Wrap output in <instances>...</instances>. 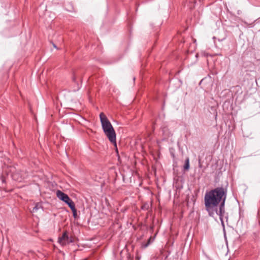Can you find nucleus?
I'll list each match as a JSON object with an SVG mask.
<instances>
[{
	"mask_svg": "<svg viewBox=\"0 0 260 260\" xmlns=\"http://www.w3.org/2000/svg\"><path fill=\"white\" fill-rule=\"evenodd\" d=\"M71 210L73 212L74 218L75 219L77 218L78 216H77V210H76V208L71 209Z\"/></svg>",
	"mask_w": 260,
	"mask_h": 260,
	"instance_id": "obj_7",
	"label": "nucleus"
},
{
	"mask_svg": "<svg viewBox=\"0 0 260 260\" xmlns=\"http://www.w3.org/2000/svg\"><path fill=\"white\" fill-rule=\"evenodd\" d=\"M226 199V190L222 187H217L205 193L204 203L205 209L209 215L213 216L216 213L220 216L223 226L225 243L228 246L225 226L223 221V214L224 213V204Z\"/></svg>",
	"mask_w": 260,
	"mask_h": 260,
	"instance_id": "obj_1",
	"label": "nucleus"
},
{
	"mask_svg": "<svg viewBox=\"0 0 260 260\" xmlns=\"http://www.w3.org/2000/svg\"><path fill=\"white\" fill-rule=\"evenodd\" d=\"M75 241V237L72 235H70L68 232L64 231L62 236L58 239V242L62 246L73 243Z\"/></svg>",
	"mask_w": 260,
	"mask_h": 260,
	"instance_id": "obj_3",
	"label": "nucleus"
},
{
	"mask_svg": "<svg viewBox=\"0 0 260 260\" xmlns=\"http://www.w3.org/2000/svg\"><path fill=\"white\" fill-rule=\"evenodd\" d=\"M53 46H54V48H56V45L55 44H53Z\"/></svg>",
	"mask_w": 260,
	"mask_h": 260,
	"instance_id": "obj_10",
	"label": "nucleus"
},
{
	"mask_svg": "<svg viewBox=\"0 0 260 260\" xmlns=\"http://www.w3.org/2000/svg\"><path fill=\"white\" fill-rule=\"evenodd\" d=\"M41 207V206L39 204H37L35 206V207H34L32 210V212H36Z\"/></svg>",
	"mask_w": 260,
	"mask_h": 260,
	"instance_id": "obj_8",
	"label": "nucleus"
},
{
	"mask_svg": "<svg viewBox=\"0 0 260 260\" xmlns=\"http://www.w3.org/2000/svg\"><path fill=\"white\" fill-rule=\"evenodd\" d=\"M151 238H150L147 242V243H146L145 245H144V247H147L150 244V242H151Z\"/></svg>",
	"mask_w": 260,
	"mask_h": 260,
	"instance_id": "obj_9",
	"label": "nucleus"
},
{
	"mask_svg": "<svg viewBox=\"0 0 260 260\" xmlns=\"http://www.w3.org/2000/svg\"><path fill=\"white\" fill-rule=\"evenodd\" d=\"M56 196L59 199L63 201L66 203L71 199L67 194L60 190H57L56 191Z\"/></svg>",
	"mask_w": 260,
	"mask_h": 260,
	"instance_id": "obj_4",
	"label": "nucleus"
},
{
	"mask_svg": "<svg viewBox=\"0 0 260 260\" xmlns=\"http://www.w3.org/2000/svg\"><path fill=\"white\" fill-rule=\"evenodd\" d=\"M14 179H15V176H13Z\"/></svg>",
	"mask_w": 260,
	"mask_h": 260,
	"instance_id": "obj_12",
	"label": "nucleus"
},
{
	"mask_svg": "<svg viewBox=\"0 0 260 260\" xmlns=\"http://www.w3.org/2000/svg\"><path fill=\"white\" fill-rule=\"evenodd\" d=\"M14 179H15V176H13Z\"/></svg>",
	"mask_w": 260,
	"mask_h": 260,
	"instance_id": "obj_13",
	"label": "nucleus"
},
{
	"mask_svg": "<svg viewBox=\"0 0 260 260\" xmlns=\"http://www.w3.org/2000/svg\"><path fill=\"white\" fill-rule=\"evenodd\" d=\"M100 118L103 130L109 141L117 147L116 133L107 116L103 113L100 114Z\"/></svg>",
	"mask_w": 260,
	"mask_h": 260,
	"instance_id": "obj_2",
	"label": "nucleus"
},
{
	"mask_svg": "<svg viewBox=\"0 0 260 260\" xmlns=\"http://www.w3.org/2000/svg\"><path fill=\"white\" fill-rule=\"evenodd\" d=\"M225 218L226 219V221L228 220V217H225Z\"/></svg>",
	"mask_w": 260,
	"mask_h": 260,
	"instance_id": "obj_11",
	"label": "nucleus"
},
{
	"mask_svg": "<svg viewBox=\"0 0 260 260\" xmlns=\"http://www.w3.org/2000/svg\"><path fill=\"white\" fill-rule=\"evenodd\" d=\"M66 204L69 206V207L71 208V209H72L73 208H75V204L74 202L70 199L69 201H68Z\"/></svg>",
	"mask_w": 260,
	"mask_h": 260,
	"instance_id": "obj_6",
	"label": "nucleus"
},
{
	"mask_svg": "<svg viewBox=\"0 0 260 260\" xmlns=\"http://www.w3.org/2000/svg\"><path fill=\"white\" fill-rule=\"evenodd\" d=\"M189 169V159L187 157L185 161V164L184 165V170L185 171L188 170Z\"/></svg>",
	"mask_w": 260,
	"mask_h": 260,
	"instance_id": "obj_5",
	"label": "nucleus"
}]
</instances>
